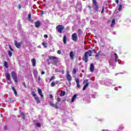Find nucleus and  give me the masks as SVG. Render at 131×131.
I'll return each instance as SVG.
<instances>
[{"mask_svg":"<svg viewBox=\"0 0 131 131\" xmlns=\"http://www.w3.org/2000/svg\"><path fill=\"white\" fill-rule=\"evenodd\" d=\"M11 89L12 91H13L14 95H17V91H16V89H15V88L14 86H12Z\"/></svg>","mask_w":131,"mask_h":131,"instance_id":"nucleus-22","label":"nucleus"},{"mask_svg":"<svg viewBox=\"0 0 131 131\" xmlns=\"http://www.w3.org/2000/svg\"><path fill=\"white\" fill-rule=\"evenodd\" d=\"M49 60H55L53 62L54 64H56L58 62V60H57V59H58V57L56 56H49Z\"/></svg>","mask_w":131,"mask_h":131,"instance_id":"nucleus-9","label":"nucleus"},{"mask_svg":"<svg viewBox=\"0 0 131 131\" xmlns=\"http://www.w3.org/2000/svg\"><path fill=\"white\" fill-rule=\"evenodd\" d=\"M75 81L77 83V88H78V89H79V88H80V85L79 84V79H78V78H76Z\"/></svg>","mask_w":131,"mask_h":131,"instance_id":"nucleus-16","label":"nucleus"},{"mask_svg":"<svg viewBox=\"0 0 131 131\" xmlns=\"http://www.w3.org/2000/svg\"><path fill=\"white\" fill-rule=\"evenodd\" d=\"M115 25V19H113L112 21V24L111 25V26L112 27Z\"/></svg>","mask_w":131,"mask_h":131,"instance_id":"nucleus-23","label":"nucleus"},{"mask_svg":"<svg viewBox=\"0 0 131 131\" xmlns=\"http://www.w3.org/2000/svg\"><path fill=\"white\" fill-rule=\"evenodd\" d=\"M31 62H32V65H33V59H31Z\"/></svg>","mask_w":131,"mask_h":131,"instance_id":"nucleus-48","label":"nucleus"},{"mask_svg":"<svg viewBox=\"0 0 131 131\" xmlns=\"http://www.w3.org/2000/svg\"><path fill=\"white\" fill-rule=\"evenodd\" d=\"M66 77L68 81H71V80H72V77L69 74V72H67Z\"/></svg>","mask_w":131,"mask_h":131,"instance_id":"nucleus-11","label":"nucleus"},{"mask_svg":"<svg viewBox=\"0 0 131 131\" xmlns=\"http://www.w3.org/2000/svg\"><path fill=\"white\" fill-rule=\"evenodd\" d=\"M104 7H102V11H101L102 14H103V13H104Z\"/></svg>","mask_w":131,"mask_h":131,"instance_id":"nucleus-41","label":"nucleus"},{"mask_svg":"<svg viewBox=\"0 0 131 131\" xmlns=\"http://www.w3.org/2000/svg\"><path fill=\"white\" fill-rule=\"evenodd\" d=\"M36 125L37 127H40L41 126V125H40V123L38 122L36 123Z\"/></svg>","mask_w":131,"mask_h":131,"instance_id":"nucleus-34","label":"nucleus"},{"mask_svg":"<svg viewBox=\"0 0 131 131\" xmlns=\"http://www.w3.org/2000/svg\"><path fill=\"white\" fill-rule=\"evenodd\" d=\"M33 97L35 101H36L37 104H40V99H39V97L35 94V93H33Z\"/></svg>","mask_w":131,"mask_h":131,"instance_id":"nucleus-6","label":"nucleus"},{"mask_svg":"<svg viewBox=\"0 0 131 131\" xmlns=\"http://www.w3.org/2000/svg\"><path fill=\"white\" fill-rule=\"evenodd\" d=\"M56 29L57 31L59 32V33H62L63 30H64V26L59 25L58 26H56Z\"/></svg>","mask_w":131,"mask_h":131,"instance_id":"nucleus-4","label":"nucleus"},{"mask_svg":"<svg viewBox=\"0 0 131 131\" xmlns=\"http://www.w3.org/2000/svg\"><path fill=\"white\" fill-rule=\"evenodd\" d=\"M70 57L71 60H74V59H75V55H74L73 52L71 51L70 52Z\"/></svg>","mask_w":131,"mask_h":131,"instance_id":"nucleus-14","label":"nucleus"},{"mask_svg":"<svg viewBox=\"0 0 131 131\" xmlns=\"http://www.w3.org/2000/svg\"><path fill=\"white\" fill-rule=\"evenodd\" d=\"M100 54H101V51H98V52L95 55V57L98 58V57L100 56Z\"/></svg>","mask_w":131,"mask_h":131,"instance_id":"nucleus-29","label":"nucleus"},{"mask_svg":"<svg viewBox=\"0 0 131 131\" xmlns=\"http://www.w3.org/2000/svg\"><path fill=\"white\" fill-rule=\"evenodd\" d=\"M8 55L9 57H12V52L8 51Z\"/></svg>","mask_w":131,"mask_h":131,"instance_id":"nucleus-35","label":"nucleus"},{"mask_svg":"<svg viewBox=\"0 0 131 131\" xmlns=\"http://www.w3.org/2000/svg\"><path fill=\"white\" fill-rule=\"evenodd\" d=\"M20 115H21L23 119H25L26 116H25V114H24V113H21Z\"/></svg>","mask_w":131,"mask_h":131,"instance_id":"nucleus-24","label":"nucleus"},{"mask_svg":"<svg viewBox=\"0 0 131 131\" xmlns=\"http://www.w3.org/2000/svg\"><path fill=\"white\" fill-rule=\"evenodd\" d=\"M72 39L74 41H77L78 40V36H77L76 33H74L72 35Z\"/></svg>","mask_w":131,"mask_h":131,"instance_id":"nucleus-8","label":"nucleus"},{"mask_svg":"<svg viewBox=\"0 0 131 131\" xmlns=\"http://www.w3.org/2000/svg\"><path fill=\"white\" fill-rule=\"evenodd\" d=\"M114 55H115V62H118V55H117V54H116V53H115Z\"/></svg>","mask_w":131,"mask_h":131,"instance_id":"nucleus-18","label":"nucleus"},{"mask_svg":"<svg viewBox=\"0 0 131 131\" xmlns=\"http://www.w3.org/2000/svg\"><path fill=\"white\" fill-rule=\"evenodd\" d=\"M42 46H43V47L45 48H48V43H46V42H43L42 43Z\"/></svg>","mask_w":131,"mask_h":131,"instance_id":"nucleus-32","label":"nucleus"},{"mask_svg":"<svg viewBox=\"0 0 131 131\" xmlns=\"http://www.w3.org/2000/svg\"><path fill=\"white\" fill-rule=\"evenodd\" d=\"M88 7L89 8V9H90V10H91V9H92V6L89 5V6H88Z\"/></svg>","mask_w":131,"mask_h":131,"instance_id":"nucleus-44","label":"nucleus"},{"mask_svg":"<svg viewBox=\"0 0 131 131\" xmlns=\"http://www.w3.org/2000/svg\"><path fill=\"white\" fill-rule=\"evenodd\" d=\"M23 84H24V86H25V88L26 89V88L27 87L26 86V84H25V83L24 82Z\"/></svg>","mask_w":131,"mask_h":131,"instance_id":"nucleus-46","label":"nucleus"},{"mask_svg":"<svg viewBox=\"0 0 131 131\" xmlns=\"http://www.w3.org/2000/svg\"><path fill=\"white\" fill-rule=\"evenodd\" d=\"M53 95H52V94H50V99H53Z\"/></svg>","mask_w":131,"mask_h":131,"instance_id":"nucleus-43","label":"nucleus"},{"mask_svg":"<svg viewBox=\"0 0 131 131\" xmlns=\"http://www.w3.org/2000/svg\"><path fill=\"white\" fill-rule=\"evenodd\" d=\"M121 10H122V4H121L119 5V8H118V10L119 11H121Z\"/></svg>","mask_w":131,"mask_h":131,"instance_id":"nucleus-25","label":"nucleus"},{"mask_svg":"<svg viewBox=\"0 0 131 131\" xmlns=\"http://www.w3.org/2000/svg\"><path fill=\"white\" fill-rule=\"evenodd\" d=\"M34 75L35 78L36 79H37V76L39 75H38V73H37V71H34Z\"/></svg>","mask_w":131,"mask_h":131,"instance_id":"nucleus-19","label":"nucleus"},{"mask_svg":"<svg viewBox=\"0 0 131 131\" xmlns=\"http://www.w3.org/2000/svg\"><path fill=\"white\" fill-rule=\"evenodd\" d=\"M77 71L76 70V68H74L73 69V74H76Z\"/></svg>","mask_w":131,"mask_h":131,"instance_id":"nucleus-27","label":"nucleus"},{"mask_svg":"<svg viewBox=\"0 0 131 131\" xmlns=\"http://www.w3.org/2000/svg\"><path fill=\"white\" fill-rule=\"evenodd\" d=\"M5 77L6 78L7 81H8L9 80H11V76H10V73H6L5 74Z\"/></svg>","mask_w":131,"mask_h":131,"instance_id":"nucleus-13","label":"nucleus"},{"mask_svg":"<svg viewBox=\"0 0 131 131\" xmlns=\"http://www.w3.org/2000/svg\"><path fill=\"white\" fill-rule=\"evenodd\" d=\"M79 34H81V33H82V30H81V29H79L78 30Z\"/></svg>","mask_w":131,"mask_h":131,"instance_id":"nucleus-39","label":"nucleus"},{"mask_svg":"<svg viewBox=\"0 0 131 131\" xmlns=\"http://www.w3.org/2000/svg\"><path fill=\"white\" fill-rule=\"evenodd\" d=\"M11 76L14 81V82H18V76L17 75V73L15 71H12L11 72Z\"/></svg>","mask_w":131,"mask_h":131,"instance_id":"nucleus-3","label":"nucleus"},{"mask_svg":"<svg viewBox=\"0 0 131 131\" xmlns=\"http://www.w3.org/2000/svg\"><path fill=\"white\" fill-rule=\"evenodd\" d=\"M14 45L17 49H20V48H21V46L22 45V41H20L19 42H17V41H15Z\"/></svg>","mask_w":131,"mask_h":131,"instance_id":"nucleus-10","label":"nucleus"},{"mask_svg":"<svg viewBox=\"0 0 131 131\" xmlns=\"http://www.w3.org/2000/svg\"><path fill=\"white\" fill-rule=\"evenodd\" d=\"M18 8H19V9H21V5H18Z\"/></svg>","mask_w":131,"mask_h":131,"instance_id":"nucleus-47","label":"nucleus"},{"mask_svg":"<svg viewBox=\"0 0 131 131\" xmlns=\"http://www.w3.org/2000/svg\"><path fill=\"white\" fill-rule=\"evenodd\" d=\"M107 129H102L101 131H106Z\"/></svg>","mask_w":131,"mask_h":131,"instance_id":"nucleus-51","label":"nucleus"},{"mask_svg":"<svg viewBox=\"0 0 131 131\" xmlns=\"http://www.w3.org/2000/svg\"><path fill=\"white\" fill-rule=\"evenodd\" d=\"M35 66H36V60L35 58H33V67H35Z\"/></svg>","mask_w":131,"mask_h":131,"instance_id":"nucleus-30","label":"nucleus"},{"mask_svg":"<svg viewBox=\"0 0 131 131\" xmlns=\"http://www.w3.org/2000/svg\"><path fill=\"white\" fill-rule=\"evenodd\" d=\"M28 18L29 19V20H31V15L30 14H29L28 16Z\"/></svg>","mask_w":131,"mask_h":131,"instance_id":"nucleus-38","label":"nucleus"},{"mask_svg":"<svg viewBox=\"0 0 131 131\" xmlns=\"http://www.w3.org/2000/svg\"><path fill=\"white\" fill-rule=\"evenodd\" d=\"M38 93L39 95L40 96L41 98H42V99H43V95L42 94V91H41V89L38 88Z\"/></svg>","mask_w":131,"mask_h":131,"instance_id":"nucleus-15","label":"nucleus"},{"mask_svg":"<svg viewBox=\"0 0 131 131\" xmlns=\"http://www.w3.org/2000/svg\"><path fill=\"white\" fill-rule=\"evenodd\" d=\"M9 49L10 50L13 51V48H12V46H11V45H9Z\"/></svg>","mask_w":131,"mask_h":131,"instance_id":"nucleus-40","label":"nucleus"},{"mask_svg":"<svg viewBox=\"0 0 131 131\" xmlns=\"http://www.w3.org/2000/svg\"><path fill=\"white\" fill-rule=\"evenodd\" d=\"M34 24L36 28H39V27H40V25H41V24L40 23V21L39 20L35 22Z\"/></svg>","mask_w":131,"mask_h":131,"instance_id":"nucleus-12","label":"nucleus"},{"mask_svg":"<svg viewBox=\"0 0 131 131\" xmlns=\"http://www.w3.org/2000/svg\"><path fill=\"white\" fill-rule=\"evenodd\" d=\"M60 94H60L61 96H63L64 95H66V93L65 92L63 91V90H61L60 91Z\"/></svg>","mask_w":131,"mask_h":131,"instance_id":"nucleus-26","label":"nucleus"},{"mask_svg":"<svg viewBox=\"0 0 131 131\" xmlns=\"http://www.w3.org/2000/svg\"><path fill=\"white\" fill-rule=\"evenodd\" d=\"M76 98H77V94H75L72 98V102H74L76 99Z\"/></svg>","mask_w":131,"mask_h":131,"instance_id":"nucleus-21","label":"nucleus"},{"mask_svg":"<svg viewBox=\"0 0 131 131\" xmlns=\"http://www.w3.org/2000/svg\"><path fill=\"white\" fill-rule=\"evenodd\" d=\"M37 78L38 81H40V80H41V79L40 78V76H39V75L37 76Z\"/></svg>","mask_w":131,"mask_h":131,"instance_id":"nucleus-37","label":"nucleus"},{"mask_svg":"<svg viewBox=\"0 0 131 131\" xmlns=\"http://www.w3.org/2000/svg\"><path fill=\"white\" fill-rule=\"evenodd\" d=\"M57 101L58 102H56V104L53 103L52 102H50V105L53 108H55V109H59V106H58V105H58V103L61 101V98H60L59 97H57Z\"/></svg>","mask_w":131,"mask_h":131,"instance_id":"nucleus-2","label":"nucleus"},{"mask_svg":"<svg viewBox=\"0 0 131 131\" xmlns=\"http://www.w3.org/2000/svg\"><path fill=\"white\" fill-rule=\"evenodd\" d=\"M56 86V83H55V82H52L51 83V86L52 88H54V86Z\"/></svg>","mask_w":131,"mask_h":131,"instance_id":"nucleus-31","label":"nucleus"},{"mask_svg":"<svg viewBox=\"0 0 131 131\" xmlns=\"http://www.w3.org/2000/svg\"><path fill=\"white\" fill-rule=\"evenodd\" d=\"M55 78H56V77H55V76H53L52 77H51V78L50 79V82L52 81V80H53L54 79H55Z\"/></svg>","mask_w":131,"mask_h":131,"instance_id":"nucleus-33","label":"nucleus"},{"mask_svg":"<svg viewBox=\"0 0 131 131\" xmlns=\"http://www.w3.org/2000/svg\"><path fill=\"white\" fill-rule=\"evenodd\" d=\"M115 2L117 4H118V3H119V0H116Z\"/></svg>","mask_w":131,"mask_h":131,"instance_id":"nucleus-45","label":"nucleus"},{"mask_svg":"<svg viewBox=\"0 0 131 131\" xmlns=\"http://www.w3.org/2000/svg\"><path fill=\"white\" fill-rule=\"evenodd\" d=\"M63 102H65L66 101V100H63Z\"/></svg>","mask_w":131,"mask_h":131,"instance_id":"nucleus-52","label":"nucleus"},{"mask_svg":"<svg viewBox=\"0 0 131 131\" xmlns=\"http://www.w3.org/2000/svg\"><path fill=\"white\" fill-rule=\"evenodd\" d=\"M4 66H5V68H8L9 67V66L8 64V62H7V61L4 62Z\"/></svg>","mask_w":131,"mask_h":131,"instance_id":"nucleus-28","label":"nucleus"},{"mask_svg":"<svg viewBox=\"0 0 131 131\" xmlns=\"http://www.w3.org/2000/svg\"><path fill=\"white\" fill-rule=\"evenodd\" d=\"M83 83H86L83 87V91H85V90H86V88H88L90 84V83H89V80L88 79H85Z\"/></svg>","mask_w":131,"mask_h":131,"instance_id":"nucleus-5","label":"nucleus"},{"mask_svg":"<svg viewBox=\"0 0 131 131\" xmlns=\"http://www.w3.org/2000/svg\"><path fill=\"white\" fill-rule=\"evenodd\" d=\"M31 95H32V96H33V91H32V92H31Z\"/></svg>","mask_w":131,"mask_h":131,"instance_id":"nucleus-50","label":"nucleus"},{"mask_svg":"<svg viewBox=\"0 0 131 131\" xmlns=\"http://www.w3.org/2000/svg\"><path fill=\"white\" fill-rule=\"evenodd\" d=\"M93 4L95 6L94 10L96 12H98L99 10V6L97 4V1L96 0H92Z\"/></svg>","mask_w":131,"mask_h":131,"instance_id":"nucleus-7","label":"nucleus"},{"mask_svg":"<svg viewBox=\"0 0 131 131\" xmlns=\"http://www.w3.org/2000/svg\"><path fill=\"white\" fill-rule=\"evenodd\" d=\"M93 53H94V54H96V50H95V49H93V50H88L85 52L83 59L85 63L88 62L89 61V57H88V55H89V57H92V56H93Z\"/></svg>","mask_w":131,"mask_h":131,"instance_id":"nucleus-1","label":"nucleus"},{"mask_svg":"<svg viewBox=\"0 0 131 131\" xmlns=\"http://www.w3.org/2000/svg\"><path fill=\"white\" fill-rule=\"evenodd\" d=\"M90 69L91 72H94V70H95V67L94 66V64H91Z\"/></svg>","mask_w":131,"mask_h":131,"instance_id":"nucleus-17","label":"nucleus"},{"mask_svg":"<svg viewBox=\"0 0 131 131\" xmlns=\"http://www.w3.org/2000/svg\"><path fill=\"white\" fill-rule=\"evenodd\" d=\"M63 40L64 44L67 43V37L66 35L63 36Z\"/></svg>","mask_w":131,"mask_h":131,"instance_id":"nucleus-20","label":"nucleus"},{"mask_svg":"<svg viewBox=\"0 0 131 131\" xmlns=\"http://www.w3.org/2000/svg\"><path fill=\"white\" fill-rule=\"evenodd\" d=\"M57 53V54H58V55H61L62 54V52L61 51V50H58Z\"/></svg>","mask_w":131,"mask_h":131,"instance_id":"nucleus-36","label":"nucleus"},{"mask_svg":"<svg viewBox=\"0 0 131 131\" xmlns=\"http://www.w3.org/2000/svg\"><path fill=\"white\" fill-rule=\"evenodd\" d=\"M41 74H42V75L45 74V72H43V71L41 72Z\"/></svg>","mask_w":131,"mask_h":131,"instance_id":"nucleus-49","label":"nucleus"},{"mask_svg":"<svg viewBox=\"0 0 131 131\" xmlns=\"http://www.w3.org/2000/svg\"><path fill=\"white\" fill-rule=\"evenodd\" d=\"M44 37L45 38H48V35L47 34L44 35Z\"/></svg>","mask_w":131,"mask_h":131,"instance_id":"nucleus-42","label":"nucleus"}]
</instances>
